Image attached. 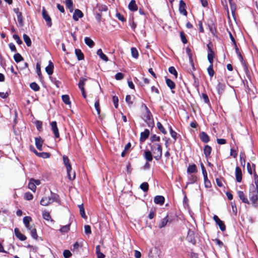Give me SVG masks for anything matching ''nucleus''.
Masks as SVG:
<instances>
[{"instance_id": "obj_1", "label": "nucleus", "mask_w": 258, "mask_h": 258, "mask_svg": "<svg viewBox=\"0 0 258 258\" xmlns=\"http://www.w3.org/2000/svg\"><path fill=\"white\" fill-rule=\"evenodd\" d=\"M248 196L252 205L256 207L258 200V190L254 188L253 183L249 186Z\"/></svg>"}, {"instance_id": "obj_2", "label": "nucleus", "mask_w": 258, "mask_h": 258, "mask_svg": "<svg viewBox=\"0 0 258 258\" xmlns=\"http://www.w3.org/2000/svg\"><path fill=\"white\" fill-rule=\"evenodd\" d=\"M151 147V151L155 155L154 158L156 160H159L162 155V149L161 145L158 143L149 144Z\"/></svg>"}, {"instance_id": "obj_3", "label": "nucleus", "mask_w": 258, "mask_h": 258, "mask_svg": "<svg viewBox=\"0 0 258 258\" xmlns=\"http://www.w3.org/2000/svg\"><path fill=\"white\" fill-rule=\"evenodd\" d=\"M207 46L208 47V59L210 63H213L215 55L214 51L212 49L213 44L210 42L207 45Z\"/></svg>"}, {"instance_id": "obj_4", "label": "nucleus", "mask_w": 258, "mask_h": 258, "mask_svg": "<svg viewBox=\"0 0 258 258\" xmlns=\"http://www.w3.org/2000/svg\"><path fill=\"white\" fill-rule=\"evenodd\" d=\"M186 52L187 54V56L189 58V63L191 65V67L192 68V70L191 71V74L193 77V79H194L195 81H196V77L195 76V75L194 74V73H192V71H195V66H194V61L192 60V54H191V50L190 49V48L189 47H187L186 48Z\"/></svg>"}, {"instance_id": "obj_5", "label": "nucleus", "mask_w": 258, "mask_h": 258, "mask_svg": "<svg viewBox=\"0 0 258 258\" xmlns=\"http://www.w3.org/2000/svg\"><path fill=\"white\" fill-rule=\"evenodd\" d=\"M42 14L43 18L46 22L47 26L50 27L52 26L51 19L44 7L42 8Z\"/></svg>"}, {"instance_id": "obj_6", "label": "nucleus", "mask_w": 258, "mask_h": 258, "mask_svg": "<svg viewBox=\"0 0 258 258\" xmlns=\"http://www.w3.org/2000/svg\"><path fill=\"white\" fill-rule=\"evenodd\" d=\"M213 219L216 222V224L218 225L222 231H224L226 229V226L224 222L221 221L217 215L213 216Z\"/></svg>"}, {"instance_id": "obj_7", "label": "nucleus", "mask_w": 258, "mask_h": 258, "mask_svg": "<svg viewBox=\"0 0 258 258\" xmlns=\"http://www.w3.org/2000/svg\"><path fill=\"white\" fill-rule=\"evenodd\" d=\"M237 194L239 198L242 201V203L248 205L250 204L249 201L248 200L246 196L242 191H238Z\"/></svg>"}, {"instance_id": "obj_8", "label": "nucleus", "mask_w": 258, "mask_h": 258, "mask_svg": "<svg viewBox=\"0 0 258 258\" xmlns=\"http://www.w3.org/2000/svg\"><path fill=\"white\" fill-rule=\"evenodd\" d=\"M51 130L54 133V136L55 138H58L59 137V134L58 132V129L57 126V123L55 121H52L50 123Z\"/></svg>"}, {"instance_id": "obj_9", "label": "nucleus", "mask_w": 258, "mask_h": 258, "mask_svg": "<svg viewBox=\"0 0 258 258\" xmlns=\"http://www.w3.org/2000/svg\"><path fill=\"white\" fill-rule=\"evenodd\" d=\"M149 258H160L159 250L157 248H154L150 249Z\"/></svg>"}, {"instance_id": "obj_10", "label": "nucleus", "mask_w": 258, "mask_h": 258, "mask_svg": "<svg viewBox=\"0 0 258 258\" xmlns=\"http://www.w3.org/2000/svg\"><path fill=\"white\" fill-rule=\"evenodd\" d=\"M235 177L237 182H240L242 181V171L238 166H236L235 168Z\"/></svg>"}, {"instance_id": "obj_11", "label": "nucleus", "mask_w": 258, "mask_h": 258, "mask_svg": "<svg viewBox=\"0 0 258 258\" xmlns=\"http://www.w3.org/2000/svg\"><path fill=\"white\" fill-rule=\"evenodd\" d=\"M84 14L82 13V12L79 10V9H76L74 11L73 18L74 21H77L79 20V18H81L83 17Z\"/></svg>"}, {"instance_id": "obj_12", "label": "nucleus", "mask_w": 258, "mask_h": 258, "mask_svg": "<svg viewBox=\"0 0 258 258\" xmlns=\"http://www.w3.org/2000/svg\"><path fill=\"white\" fill-rule=\"evenodd\" d=\"M185 3L184 2L183 0H180L179 1V11L180 13L182 14L184 16L187 15V12L185 10Z\"/></svg>"}, {"instance_id": "obj_13", "label": "nucleus", "mask_w": 258, "mask_h": 258, "mask_svg": "<svg viewBox=\"0 0 258 258\" xmlns=\"http://www.w3.org/2000/svg\"><path fill=\"white\" fill-rule=\"evenodd\" d=\"M14 232L16 237L21 241H24L26 239V236L22 234L19 229L18 228H15L14 229Z\"/></svg>"}, {"instance_id": "obj_14", "label": "nucleus", "mask_w": 258, "mask_h": 258, "mask_svg": "<svg viewBox=\"0 0 258 258\" xmlns=\"http://www.w3.org/2000/svg\"><path fill=\"white\" fill-rule=\"evenodd\" d=\"M199 137L201 140L204 143H207L210 141L209 136L204 132H202L200 133Z\"/></svg>"}, {"instance_id": "obj_15", "label": "nucleus", "mask_w": 258, "mask_h": 258, "mask_svg": "<svg viewBox=\"0 0 258 258\" xmlns=\"http://www.w3.org/2000/svg\"><path fill=\"white\" fill-rule=\"evenodd\" d=\"M150 135V131L148 129H145L143 132L141 133V137L140 141L141 142H144L149 137Z\"/></svg>"}, {"instance_id": "obj_16", "label": "nucleus", "mask_w": 258, "mask_h": 258, "mask_svg": "<svg viewBox=\"0 0 258 258\" xmlns=\"http://www.w3.org/2000/svg\"><path fill=\"white\" fill-rule=\"evenodd\" d=\"M35 145L37 149L41 151L43 140L40 137H37L35 138Z\"/></svg>"}, {"instance_id": "obj_17", "label": "nucleus", "mask_w": 258, "mask_h": 258, "mask_svg": "<svg viewBox=\"0 0 258 258\" xmlns=\"http://www.w3.org/2000/svg\"><path fill=\"white\" fill-rule=\"evenodd\" d=\"M154 201L155 204L162 205L164 203L165 199L162 196H156L154 198Z\"/></svg>"}, {"instance_id": "obj_18", "label": "nucleus", "mask_w": 258, "mask_h": 258, "mask_svg": "<svg viewBox=\"0 0 258 258\" xmlns=\"http://www.w3.org/2000/svg\"><path fill=\"white\" fill-rule=\"evenodd\" d=\"M197 172V167L195 164L188 165L187 168V173L188 174H191L192 173H196Z\"/></svg>"}, {"instance_id": "obj_19", "label": "nucleus", "mask_w": 258, "mask_h": 258, "mask_svg": "<svg viewBox=\"0 0 258 258\" xmlns=\"http://www.w3.org/2000/svg\"><path fill=\"white\" fill-rule=\"evenodd\" d=\"M52 203V201L49 197L42 198L40 202V204L43 206H48Z\"/></svg>"}, {"instance_id": "obj_20", "label": "nucleus", "mask_w": 258, "mask_h": 258, "mask_svg": "<svg viewBox=\"0 0 258 258\" xmlns=\"http://www.w3.org/2000/svg\"><path fill=\"white\" fill-rule=\"evenodd\" d=\"M32 221V218L30 216H25L23 218V223L26 228L28 230H31L30 226V222Z\"/></svg>"}, {"instance_id": "obj_21", "label": "nucleus", "mask_w": 258, "mask_h": 258, "mask_svg": "<svg viewBox=\"0 0 258 258\" xmlns=\"http://www.w3.org/2000/svg\"><path fill=\"white\" fill-rule=\"evenodd\" d=\"M34 149V153L38 157H42L43 158H48L50 157V154L47 152H38L34 147H32Z\"/></svg>"}, {"instance_id": "obj_22", "label": "nucleus", "mask_w": 258, "mask_h": 258, "mask_svg": "<svg viewBox=\"0 0 258 258\" xmlns=\"http://www.w3.org/2000/svg\"><path fill=\"white\" fill-rule=\"evenodd\" d=\"M63 162L67 170H69L71 168H72V166L70 163V160L68 156L63 155Z\"/></svg>"}, {"instance_id": "obj_23", "label": "nucleus", "mask_w": 258, "mask_h": 258, "mask_svg": "<svg viewBox=\"0 0 258 258\" xmlns=\"http://www.w3.org/2000/svg\"><path fill=\"white\" fill-rule=\"evenodd\" d=\"M54 66L53 63L51 61H49L48 65L45 68V71L49 75H51L53 72Z\"/></svg>"}, {"instance_id": "obj_24", "label": "nucleus", "mask_w": 258, "mask_h": 258, "mask_svg": "<svg viewBox=\"0 0 258 258\" xmlns=\"http://www.w3.org/2000/svg\"><path fill=\"white\" fill-rule=\"evenodd\" d=\"M128 9L133 12L137 11L138 7L135 0H132L128 6Z\"/></svg>"}, {"instance_id": "obj_25", "label": "nucleus", "mask_w": 258, "mask_h": 258, "mask_svg": "<svg viewBox=\"0 0 258 258\" xmlns=\"http://www.w3.org/2000/svg\"><path fill=\"white\" fill-rule=\"evenodd\" d=\"M151 152V151L146 150L144 152V158L148 162H151L153 160Z\"/></svg>"}, {"instance_id": "obj_26", "label": "nucleus", "mask_w": 258, "mask_h": 258, "mask_svg": "<svg viewBox=\"0 0 258 258\" xmlns=\"http://www.w3.org/2000/svg\"><path fill=\"white\" fill-rule=\"evenodd\" d=\"M225 88V85L224 83L219 82L218 84L216 89L218 92V93L219 95H221L223 92L224 91Z\"/></svg>"}, {"instance_id": "obj_27", "label": "nucleus", "mask_w": 258, "mask_h": 258, "mask_svg": "<svg viewBox=\"0 0 258 258\" xmlns=\"http://www.w3.org/2000/svg\"><path fill=\"white\" fill-rule=\"evenodd\" d=\"M169 221L168 216L167 215L165 218L162 219L161 221L159 222L158 227L160 228H162L164 227L167 224Z\"/></svg>"}, {"instance_id": "obj_28", "label": "nucleus", "mask_w": 258, "mask_h": 258, "mask_svg": "<svg viewBox=\"0 0 258 258\" xmlns=\"http://www.w3.org/2000/svg\"><path fill=\"white\" fill-rule=\"evenodd\" d=\"M51 200L52 201V202H56L58 203H59V196L54 192H52V191L50 192V196L49 197Z\"/></svg>"}, {"instance_id": "obj_29", "label": "nucleus", "mask_w": 258, "mask_h": 258, "mask_svg": "<svg viewBox=\"0 0 258 258\" xmlns=\"http://www.w3.org/2000/svg\"><path fill=\"white\" fill-rule=\"evenodd\" d=\"M145 107L146 108V113L145 115V121H148V120H152V114L151 113V112L150 111L149 108L147 107V106L146 105H145Z\"/></svg>"}, {"instance_id": "obj_30", "label": "nucleus", "mask_w": 258, "mask_h": 258, "mask_svg": "<svg viewBox=\"0 0 258 258\" xmlns=\"http://www.w3.org/2000/svg\"><path fill=\"white\" fill-rule=\"evenodd\" d=\"M212 152V148L209 145H206L204 149V153L206 157L210 156Z\"/></svg>"}, {"instance_id": "obj_31", "label": "nucleus", "mask_w": 258, "mask_h": 258, "mask_svg": "<svg viewBox=\"0 0 258 258\" xmlns=\"http://www.w3.org/2000/svg\"><path fill=\"white\" fill-rule=\"evenodd\" d=\"M166 83L167 86L171 90L175 88V84L171 79L166 78Z\"/></svg>"}, {"instance_id": "obj_32", "label": "nucleus", "mask_w": 258, "mask_h": 258, "mask_svg": "<svg viewBox=\"0 0 258 258\" xmlns=\"http://www.w3.org/2000/svg\"><path fill=\"white\" fill-rule=\"evenodd\" d=\"M97 54L103 60L107 61L108 60L107 56L104 54L101 49H98Z\"/></svg>"}, {"instance_id": "obj_33", "label": "nucleus", "mask_w": 258, "mask_h": 258, "mask_svg": "<svg viewBox=\"0 0 258 258\" xmlns=\"http://www.w3.org/2000/svg\"><path fill=\"white\" fill-rule=\"evenodd\" d=\"M75 54L77 57V58L79 60H81L84 59V55L82 51L79 49H75Z\"/></svg>"}, {"instance_id": "obj_34", "label": "nucleus", "mask_w": 258, "mask_h": 258, "mask_svg": "<svg viewBox=\"0 0 258 258\" xmlns=\"http://www.w3.org/2000/svg\"><path fill=\"white\" fill-rule=\"evenodd\" d=\"M87 81V79L81 77L80 79V81L78 84V87L80 90L84 89V86L85 82Z\"/></svg>"}, {"instance_id": "obj_35", "label": "nucleus", "mask_w": 258, "mask_h": 258, "mask_svg": "<svg viewBox=\"0 0 258 258\" xmlns=\"http://www.w3.org/2000/svg\"><path fill=\"white\" fill-rule=\"evenodd\" d=\"M67 176L69 180H73L75 178V172H72V168H71L69 170H67Z\"/></svg>"}, {"instance_id": "obj_36", "label": "nucleus", "mask_w": 258, "mask_h": 258, "mask_svg": "<svg viewBox=\"0 0 258 258\" xmlns=\"http://www.w3.org/2000/svg\"><path fill=\"white\" fill-rule=\"evenodd\" d=\"M85 43L90 47H93L94 45V42L89 37H86L84 39Z\"/></svg>"}, {"instance_id": "obj_37", "label": "nucleus", "mask_w": 258, "mask_h": 258, "mask_svg": "<svg viewBox=\"0 0 258 258\" xmlns=\"http://www.w3.org/2000/svg\"><path fill=\"white\" fill-rule=\"evenodd\" d=\"M65 4L66 7L70 9V12H72L73 10V3L72 0H66Z\"/></svg>"}, {"instance_id": "obj_38", "label": "nucleus", "mask_w": 258, "mask_h": 258, "mask_svg": "<svg viewBox=\"0 0 258 258\" xmlns=\"http://www.w3.org/2000/svg\"><path fill=\"white\" fill-rule=\"evenodd\" d=\"M23 39L27 46H30L32 42L30 37L26 34H23Z\"/></svg>"}, {"instance_id": "obj_39", "label": "nucleus", "mask_w": 258, "mask_h": 258, "mask_svg": "<svg viewBox=\"0 0 258 258\" xmlns=\"http://www.w3.org/2000/svg\"><path fill=\"white\" fill-rule=\"evenodd\" d=\"M188 180L189 182L187 183V184L190 183V184H194L195 183L197 180V177L196 175L190 174L188 177Z\"/></svg>"}, {"instance_id": "obj_40", "label": "nucleus", "mask_w": 258, "mask_h": 258, "mask_svg": "<svg viewBox=\"0 0 258 258\" xmlns=\"http://www.w3.org/2000/svg\"><path fill=\"white\" fill-rule=\"evenodd\" d=\"M14 59L17 63H18V62L23 60V59H24L23 57L19 53H17L14 54Z\"/></svg>"}, {"instance_id": "obj_41", "label": "nucleus", "mask_w": 258, "mask_h": 258, "mask_svg": "<svg viewBox=\"0 0 258 258\" xmlns=\"http://www.w3.org/2000/svg\"><path fill=\"white\" fill-rule=\"evenodd\" d=\"M78 207L80 209V213L81 217L84 219L86 218L87 217H86L85 213V210H84V208L83 206V204L79 205L78 206Z\"/></svg>"}, {"instance_id": "obj_42", "label": "nucleus", "mask_w": 258, "mask_h": 258, "mask_svg": "<svg viewBox=\"0 0 258 258\" xmlns=\"http://www.w3.org/2000/svg\"><path fill=\"white\" fill-rule=\"evenodd\" d=\"M140 188L144 192H147L149 189V184L147 182H145L140 185Z\"/></svg>"}, {"instance_id": "obj_43", "label": "nucleus", "mask_w": 258, "mask_h": 258, "mask_svg": "<svg viewBox=\"0 0 258 258\" xmlns=\"http://www.w3.org/2000/svg\"><path fill=\"white\" fill-rule=\"evenodd\" d=\"M30 87L34 91H38L40 89L39 85L35 82L31 83L30 84Z\"/></svg>"}, {"instance_id": "obj_44", "label": "nucleus", "mask_w": 258, "mask_h": 258, "mask_svg": "<svg viewBox=\"0 0 258 258\" xmlns=\"http://www.w3.org/2000/svg\"><path fill=\"white\" fill-rule=\"evenodd\" d=\"M207 71L208 72L209 75L212 77L214 75V71L213 70V63H210V65L209 66V67L207 69Z\"/></svg>"}, {"instance_id": "obj_45", "label": "nucleus", "mask_w": 258, "mask_h": 258, "mask_svg": "<svg viewBox=\"0 0 258 258\" xmlns=\"http://www.w3.org/2000/svg\"><path fill=\"white\" fill-rule=\"evenodd\" d=\"M131 53L133 57L137 58L139 56L138 51L135 47H132L131 48Z\"/></svg>"}, {"instance_id": "obj_46", "label": "nucleus", "mask_w": 258, "mask_h": 258, "mask_svg": "<svg viewBox=\"0 0 258 258\" xmlns=\"http://www.w3.org/2000/svg\"><path fill=\"white\" fill-rule=\"evenodd\" d=\"M208 26L210 31L211 32L212 35L213 36H215L216 33V29L215 25L213 23H212L211 25H209Z\"/></svg>"}, {"instance_id": "obj_47", "label": "nucleus", "mask_w": 258, "mask_h": 258, "mask_svg": "<svg viewBox=\"0 0 258 258\" xmlns=\"http://www.w3.org/2000/svg\"><path fill=\"white\" fill-rule=\"evenodd\" d=\"M157 126L159 130L164 135H165L167 134V132L162 125V124L160 122H158L157 123Z\"/></svg>"}, {"instance_id": "obj_48", "label": "nucleus", "mask_w": 258, "mask_h": 258, "mask_svg": "<svg viewBox=\"0 0 258 258\" xmlns=\"http://www.w3.org/2000/svg\"><path fill=\"white\" fill-rule=\"evenodd\" d=\"M28 187L32 191L35 192L36 191V186H35V184H34L32 181H31V179H30Z\"/></svg>"}, {"instance_id": "obj_49", "label": "nucleus", "mask_w": 258, "mask_h": 258, "mask_svg": "<svg viewBox=\"0 0 258 258\" xmlns=\"http://www.w3.org/2000/svg\"><path fill=\"white\" fill-rule=\"evenodd\" d=\"M63 102L66 104H70V97L68 95H63L61 96Z\"/></svg>"}, {"instance_id": "obj_50", "label": "nucleus", "mask_w": 258, "mask_h": 258, "mask_svg": "<svg viewBox=\"0 0 258 258\" xmlns=\"http://www.w3.org/2000/svg\"><path fill=\"white\" fill-rule=\"evenodd\" d=\"M30 231V234L31 237L34 238V239H37L38 238V235L37 234L36 230L35 228L32 229L31 228V230H29Z\"/></svg>"}, {"instance_id": "obj_51", "label": "nucleus", "mask_w": 258, "mask_h": 258, "mask_svg": "<svg viewBox=\"0 0 258 258\" xmlns=\"http://www.w3.org/2000/svg\"><path fill=\"white\" fill-rule=\"evenodd\" d=\"M70 224H68V225L63 226L61 227V228L59 230H60V232H61V233L67 232L70 230Z\"/></svg>"}, {"instance_id": "obj_52", "label": "nucleus", "mask_w": 258, "mask_h": 258, "mask_svg": "<svg viewBox=\"0 0 258 258\" xmlns=\"http://www.w3.org/2000/svg\"><path fill=\"white\" fill-rule=\"evenodd\" d=\"M168 71L170 74H173L176 78L177 77V72L174 67H169Z\"/></svg>"}, {"instance_id": "obj_53", "label": "nucleus", "mask_w": 258, "mask_h": 258, "mask_svg": "<svg viewBox=\"0 0 258 258\" xmlns=\"http://www.w3.org/2000/svg\"><path fill=\"white\" fill-rule=\"evenodd\" d=\"M33 198V195L30 192H26L24 195V199L26 200H31Z\"/></svg>"}, {"instance_id": "obj_54", "label": "nucleus", "mask_w": 258, "mask_h": 258, "mask_svg": "<svg viewBox=\"0 0 258 258\" xmlns=\"http://www.w3.org/2000/svg\"><path fill=\"white\" fill-rule=\"evenodd\" d=\"M150 140L152 142H159L160 141V138L159 136H157L156 135H153L152 136H151Z\"/></svg>"}, {"instance_id": "obj_55", "label": "nucleus", "mask_w": 258, "mask_h": 258, "mask_svg": "<svg viewBox=\"0 0 258 258\" xmlns=\"http://www.w3.org/2000/svg\"><path fill=\"white\" fill-rule=\"evenodd\" d=\"M204 184L206 188H210L211 186L210 181L208 179V177H204Z\"/></svg>"}, {"instance_id": "obj_56", "label": "nucleus", "mask_w": 258, "mask_h": 258, "mask_svg": "<svg viewBox=\"0 0 258 258\" xmlns=\"http://www.w3.org/2000/svg\"><path fill=\"white\" fill-rule=\"evenodd\" d=\"M17 16L18 22L20 26H23L24 25L23 17L22 14H19V15Z\"/></svg>"}, {"instance_id": "obj_57", "label": "nucleus", "mask_w": 258, "mask_h": 258, "mask_svg": "<svg viewBox=\"0 0 258 258\" xmlns=\"http://www.w3.org/2000/svg\"><path fill=\"white\" fill-rule=\"evenodd\" d=\"M201 98L203 99L205 103L207 104L210 103V100L208 95L205 93H202L201 95Z\"/></svg>"}, {"instance_id": "obj_58", "label": "nucleus", "mask_w": 258, "mask_h": 258, "mask_svg": "<svg viewBox=\"0 0 258 258\" xmlns=\"http://www.w3.org/2000/svg\"><path fill=\"white\" fill-rule=\"evenodd\" d=\"M36 73H37V75L38 76L39 78L40 79H41L42 78V75H41V73L40 66L38 63L36 64Z\"/></svg>"}, {"instance_id": "obj_59", "label": "nucleus", "mask_w": 258, "mask_h": 258, "mask_svg": "<svg viewBox=\"0 0 258 258\" xmlns=\"http://www.w3.org/2000/svg\"><path fill=\"white\" fill-rule=\"evenodd\" d=\"M254 182L255 185H254V188H256L257 190H258V175L256 173L254 174Z\"/></svg>"}, {"instance_id": "obj_60", "label": "nucleus", "mask_w": 258, "mask_h": 258, "mask_svg": "<svg viewBox=\"0 0 258 258\" xmlns=\"http://www.w3.org/2000/svg\"><path fill=\"white\" fill-rule=\"evenodd\" d=\"M42 217L43 219H44L48 221L50 219H51V216L49 212H44L42 213Z\"/></svg>"}, {"instance_id": "obj_61", "label": "nucleus", "mask_w": 258, "mask_h": 258, "mask_svg": "<svg viewBox=\"0 0 258 258\" xmlns=\"http://www.w3.org/2000/svg\"><path fill=\"white\" fill-rule=\"evenodd\" d=\"M13 37L14 39V40H16V42L19 44L20 45L22 43V41L20 39V37L17 35V34H14L13 35Z\"/></svg>"}, {"instance_id": "obj_62", "label": "nucleus", "mask_w": 258, "mask_h": 258, "mask_svg": "<svg viewBox=\"0 0 258 258\" xmlns=\"http://www.w3.org/2000/svg\"><path fill=\"white\" fill-rule=\"evenodd\" d=\"M180 36L181 38V40L183 44H186L187 42V39L186 38L185 35L183 32H180Z\"/></svg>"}, {"instance_id": "obj_63", "label": "nucleus", "mask_w": 258, "mask_h": 258, "mask_svg": "<svg viewBox=\"0 0 258 258\" xmlns=\"http://www.w3.org/2000/svg\"><path fill=\"white\" fill-rule=\"evenodd\" d=\"M124 77V75L122 73H117L115 76V78L117 80H122Z\"/></svg>"}, {"instance_id": "obj_64", "label": "nucleus", "mask_w": 258, "mask_h": 258, "mask_svg": "<svg viewBox=\"0 0 258 258\" xmlns=\"http://www.w3.org/2000/svg\"><path fill=\"white\" fill-rule=\"evenodd\" d=\"M64 258H69L72 255V253L69 250H64L63 252Z\"/></svg>"}]
</instances>
